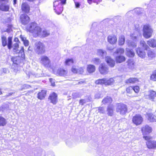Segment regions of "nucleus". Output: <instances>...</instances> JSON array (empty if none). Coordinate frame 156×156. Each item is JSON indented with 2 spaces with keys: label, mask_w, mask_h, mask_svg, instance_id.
<instances>
[{
  "label": "nucleus",
  "mask_w": 156,
  "mask_h": 156,
  "mask_svg": "<svg viewBox=\"0 0 156 156\" xmlns=\"http://www.w3.org/2000/svg\"><path fill=\"white\" fill-rule=\"evenodd\" d=\"M21 9L22 11L25 14H28L30 12V7L26 2L22 3Z\"/></svg>",
  "instance_id": "nucleus-9"
},
{
  "label": "nucleus",
  "mask_w": 156,
  "mask_h": 156,
  "mask_svg": "<svg viewBox=\"0 0 156 156\" xmlns=\"http://www.w3.org/2000/svg\"><path fill=\"white\" fill-rule=\"evenodd\" d=\"M105 85H110L113 84L115 81L113 78H105Z\"/></svg>",
  "instance_id": "nucleus-26"
},
{
  "label": "nucleus",
  "mask_w": 156,
  "mask_h": 156,
  "mask_svg": "<svg viewBox=\"0 0 156 156\" xmlns=\"http://www.w3.org/2000/svg\"><path fill=\"white\" fill-rule=\"evenodd\" d=\"M112 101V98L109 97H107L105 98L102 101V103L103 104L111 103Z\"/></svg>",
  "instance_id": "nucleus-34"
},
{
  "label": "nucleus",
  "mask_w": 156,
  "mask_h": 156,
  "mask_svg": "<svg viewBox=\"0 0 156 156\" xmlns=\"http://www.w3.org/2000/svg\"><path fill=\"white\" fill-rule=\"evenodd\" d=\"M67 73V71L65 69L61 68L59 70V76H65L66 75Z\"/></svg>",
  "instance_id": "nucleus-41"
},
{
  "label": "nucleus",
  "mask_w": 156,
  "mask_h": 156,
  "mask_svg": "<svg viewBox=\"0 0 156 156\" xmlns=\"http://www.w3.org/2000/svg\"><path fill=\"white\" fill-rule=\"evenodd\" d=\"M144 135L143 138L146 140H147V141H151L150 140L151 138V137L149 136H144Z\"/></svg>",
  "instance_id": "nucleus-51"
},
{
  "label": "nucleus",
  "mask_w": 156,
  "mask_h": 156,
  "mask_svg": "<svg viewBox=\"0 0 156 156\" xmlns=\"http://www.w3.org/2000/svg\"><path fill=\"white\" fill-rule=\"evenodd\" d=\"M41 61L42 64L45 67H48L50 66V61L48 57L43 56L41 57Z\"/></svg>",
  "instance_id": "nucleus-15"
},
{
  "label": "nucleus",
  "mask_w": 156,
  "mask_h": 156,
  "mask_svg": "<svg viewBox=\"0 0 156 156\" xmlns=\"http://www.w3.org/2000/svg\"><path fill=\"white\" fill-rule=\"evenodd\" d=\"M3 94L2 91V89L1 88H0V95L2 94Z\"/></svg>",
  "instance_id": "nucleus-63"
},
{
  "label": "nucleus",
  "mask_w": 156,
  "mask_h": 156,
  "mask_svg": "<svg viewBox=\"0 0 156 156\" xmlns=\"http://www.w3.org/2000/svg\"><path fill=\"white\" fill-rule=\"evenodd\" d=\"M4 109H5V108H4V107H0V112H1V111L3 112Z\"/></svg>",
  "instance_id": "nucleus-61"
},
{
  "label": "nucleus",
  "mask_w": 156,
  "mask_h": 156,
  "mask_svg": "<svg viewBox=\"0 0 156 156\" xmlns=\"http://www.w3.org/2000/svg\"><path fill=\"white\" fill-rule=\"evenodd\" d=\"M89 4L92 3V1L94 3H96L97 4H98L100 2H102V0H87Z\"/></svg>",
  "instance_id": "nucleus-45"
},
{
  "label": "nucleus",
  "mask_w": 156,
  "mask_h": 156,
  "mask_svg": "<svg viewBox=\"0 0 156 156\" xmlns=\"http://www.w3.org/2000/svg\"><path fill=\"white\" fill-rule=\"evenodd\" d=\"M95 83L96 84L102 85L104 84L105 85V78L96 80L95 82Z\"/></svg>",
  "instance_id": "nucleus-42"
},
{
  "label": "nucleus",
  "mask_w": 156,
  "mask_h": 156,
  "mask_svg": "<svg viewBox=\"0 0 156 156\" xmlns=\"http://www.w3.org/2000/svg\"><path fill=\"white\" fill-rule=\"evenodd\" d=\"M146 117L150 122H156V116L152 114H147Z\"/></svg>",
  "instance_id": "nucleus-23"
},
{
  "label": "nucleus",
  "mask_w": 156,
  "mask_h": 156,
  "mask_svg": "<svg viewBox=\"0 0 156 156\" xmlns=\"http://www.w3.org/2000/svg\"><path fill=\"white\" fill-rule=\"evenodd\" d=\"M58 1H55L53 3V5L54 7V9L55 10V12L56 13L58 14V12H56V10L57 9H58Z\"/></svg>",
  "instance_id": "nucleus-44"
},
{
  "label": "nucleus",
  "mask_w": 156,
  "mask_h": 156,
  "mask_svg": "<svg viewBox=\"0 0 156 156\" xmlns=\"http://www.w3.org/2000/svg\"><path fill=\"white\" fill-rule=\"evenodd\" d=\"M74 61L72 58H68L65 62V64L66 65L70 66L73 64Z\"/></svg>",
  "instance_id": "nucleus-38"
},
{
  "label": "nucleus",
  "mask_w": 156,
  "mask_h": 156,
  "mask_svg": "<svg viewBox=\"0 0 156 156\" xmlns=\"http://www.w3.org/2000/svg\"><path fill=\"white\" fill-rule=\"evenodd\" d=\"M98 112L100 113H104V108L102 107H99L98 109Z\"/></svg>",
  "instance_id": "nucleus-54"
},
{
  "label": "nucleus",
  "mask_w": 156,
  "mask_h": 156,
  "mask_svg": "<svg viewBox=\"0 0 156 156\" xmlns=\"http://www.w3.org/2000/svg\"><path fill=\"white\" fill-rule=\"evenodd\" d=\"M19 48V43H16L14 44L13 45V51L16 53H21L22 54L21 57L24 59H25V55L24 53V48L23 46L21 48V49L18 52V49Z\"/></svg>",
  "instance_id": "nucleus-10"
},
{
  "label": "nucleus",
  "mask_w": 156,
  "mask_h": 156,
  "mask_svg": "<svg viewBox=\"0 0 156 156\" xmlns=\"http://www.w3.org/2000/svg\"><path fill=\"white\" fill-rule=\"evenodd\" d=\"M114 106L112 105H109L107 108V114L109 116H112L113 113Z\"/></svg>",
  "instance_id": "nucleus-27"
},
{
  "label": "nucleus",
  "mask_w": 156,
  "mask_h": 156,
  "mask_svg": "<svg viewBox=\"0 0 156 156\" xmlns=\"http://www.w3.org/2000/svg\"><path fill=\"white\" fill-rule=\"evenodd\" d=\"M138 81V80L137 78H130L129 79L127 80L126 81V83H134Z\"/></svg>",
  "instance_id": "nucleus-33"
},
{
  "label": "nucleus",
  "mask_w": 156,
  "mask_h": 156,
  "mask_svg": "<svg viewBox=\"0 0 156 156\" xmlns=\"http://www.w3.org/2000/svg\"><path fill=\"white\" fill-rule=\"evenodd\" d=\"M20 20L22 23L23 25L27 24L30 21L29 17L25 14H22L21 15Z\"/></svg>",
  "instance_id": "nucleus-14"
},
{
  "label": "nucleus",
  "mask_w": 156,
  "mask_h": 156,
  "mask_svg": "<svg viewBox=\"0 0 156 156\" xmlns=\"http://www.w3.org/2000/svg\"><path fill=\"white\" fill-rule=\"evenodd\" d=\"M12 95V93H9V94L8 95H6V97H7L8 96H11Z\"/></svg>",
  "instance_id": "nucleus-64"
},
{
  "label": "nucleus",
  "mask_w": 156,
  "mask_h": 156,
  "mask_svg": "<svg viewBox=\"0 0 156 156\" xmlns=\"http://www.w3.org/2000/svg\"><path fill=\"white\" fill-rule=\"evenodd\" d=\"M145 98L153 101L156 96V92L153 90L149 91L145 94Z\"/></svg>",
  "instance_id": "nucleus-16"
},
{
  "label": "nucleus",
  "mask_w": 156,
  "mask_h": 156,
  "mask_svg": "<svg viewBox=\"0 0 156 156\" xmlns=\"http://www.w3.org/2000/svg\"><path fill=\"white\" fill-rule=\"evenodd\" d=\"M143 121V118L141 115L139 114L136 115L132 119L133 122L136 126L140 125Z\"/></svg>",
  "instance_id": "nucleus-12"
},
{
  "label": "nucleus",
  "mask_w": 156,
  "mask_h": 156,
  "mask_svg": "<svg viewBox=\"0 0 156 156\" xmlns=\"http://www.w3.org/2000/svg\"><path fill=\"white\" fill-rule=\"evenodd\" d=\"M136 52L138 55L141 58H144L145 57V52L143 51L140 48H137Z\"/></svg>",
  "instance_id": "nucleus-24"
},
{
  "label": "nucleus",
  "mask_w": 156,
  "mask_h": 156,
  "mask_svg": "<svg viewBox=\"0 0 156 156\" xmlns=\"http://www.w3.org/2000/svg\"><path fill=\"white\" fill-rule=\"evenodd\" d=\"M9 0H0V2L2 3V2H5L6 3H7L9 2Z\"/></svg>",
  "instance_id": "nucleus-59"
},
{
  "label": "nucleus",
  "mask_w": 156,
  "mask_h": 156,
  "mask_svg": "<svg viewBox=\"0 0 156 156\" xmlns=\"http://www.w3.org/2000/svg\"><path fill=\"white\" fill-rule=\"evenodd\" d=\"M72 72L74 73H77V69L76 68L75 66H73L72 68Z\"/></svg>",
  "instance_id": "nucleus-55"
},
{
  "label": "nucleus",
  "mask_w": 156,
  "mask_h": 156,
  "mask_svg": "<svg viewBox=\"0 0 156 156\" xmlns=\"http://www.w3.org/2000/svg\"><path fill=\"white\" fill-rule=\"evenodd\" d=\"M143 32L144 37L146 39H148L151 37L153 30L150 25L146 24L144 26Z\"/></svg>",
  "instance_id": "nucleus-5"
},
{
  "label": "nucleus",
  "mask_w": 156,
  "mask_h": 156,
  "mask_svg": "<svg viewBox=\"0 0 156 156\" xmlns=\"http://www.w3.org/2000/svg\"><path fill=\"white\" fill-rule=\"evenodd\" d=\"M87 101L85 99H82L80 101V104L81 105H83L84 104L86 103Z\"/></svg>",
  "instance_id": "nucleus-49"
},
{
  "label": "nucleus",
  "mask_w": 156,
  "mask_h": 156,
  "mask_svg": "<svg viewBox=\"0 0 156 156\" xmlns=\"http://www.w3.org/2000/svg\"><path fill=\"white\" fill-rule=\"evenodd\" d=\"M125 41V37L123 35L121 36L119 39V45H123Z\"/></svg>",
  "instance_id": "nucleus-37"
},
{
  "label": "nucleus",
  "mask_w": 156,
  "mask_h": 156,
  "mask_svg": "<svg viewBox=\"0 0 156 156\" xmlns=\"http://www.w3.org/2000/svg\"><path fill=\"white\" fill-rule=\"evenodd\" d=\"M2 45L3 47L7 45L8 48L9 49H11L12 47V37H9L8 38V43H7V38L6 37L3 36L2 37Z\"/></svg>",
  "instance_id": "nucleus-6"
},
{
  "label": "nucleus",
  "mask_w": 156,
  "mask_h": 156,
  "mask_svg": "<svg viewBox=\"0 0 156 156\" xmlns=\"http://www.w3.org/2000/svg\"><path fill=\"white\" fill-rule=\"evenodd\" d=\"M127 65L129 68H132L134 66V62L132 59H129L127 62Z\"/></svg>",
  "instance_id": "nucleus-36"
},
{
  "label": "nucleus",
  "mask_w": 156,
  "mask_h": 156,
  "mask_svg": "<svg viewBox=\"0 0 156 156\" xmlns=\"http://www.w3.org/2000/svg\"><path fill=\"white\" fill-rule=\"evenodd\" d=\"M91 62L95 65H99L101 62L100 59L98 58H94L92 59Z\"/></svg>",
  "instance_id": "nucleus-40"
},
{
  "label": "nucleus",
  "mask_w": 156,
  "mask_h": 156,
  "mask_svg": "<svg viewBox=\"0 0 156 156\" xmlns=\"http://www.w3.org/2000/svg\"><path fill=\"white\" fill-rule=\"evenodd\" d=\"M144 10L142 8H137L133 10L130 11L128 12L126 14V17L131 16H132V14L135 12V13L138 15L140 14L141 13H142L143 12Z\"/></svg>",
  "instance_id": "nucleus-13"
},
{
  "label": "nucleus",
  "mask_w": 156,
  "mask_h": 156,
  "mask_svg": "<svg viewBox=\"0 0 156 156\" xmlns=\"http://www.w3.org/2000/svg\"><path fill=\"white\" fill-rule=\"evenodd\" d=\"M139 28V26L138 25L136 26H135L136 30L134 31L133 34H131L130 37L131 38L134 40L135 41L133 42H130V41H128V44L129 46H131L133 47H135L136 46V39L138 35H140Z\"/></svg>",
  "instance_id": "nucleus-2"
},
{
  "label": "nucleus",
  "mask_w": 156,
  "mask_h": 156,
  "mask_svg": "<svg viewBox=\"0 0 156 156\" xmlns=\"http://www.w3.org/2000/svg\"><path fill=\"white\" fill-rule=\"evenodd\" d=\"M14 41H16V42H20V41H19V39L17 37H15V38L14 39Z\"/></svg>",
  "instance_id": "nucleus-60"
},
{
  "label": "nucleus",
  "mask_w": 156,
  "mask_h": 156,
  "mask_svg": "<svg viewBox=\"0 0 156 156\" xmlns=\"http://www.w3.org/2000/svg\"><path fill=\"white\" fill-rule=\"evenodd\" d=\"M87 70L88 72L90 73H93L95 71V66L92 65H88Z\"/></svg>",
  "instance_id": "nucleus-30"
},
{
  "label": "nucleus",
  "mask_w": 156,
  "mask_h": 156,
  "mask_svg": "<svg viewBox=\"0 0 156 156\" xmlns=\"http://www.w3.org/2000/svg\"><path fill=\"white\" fill-rule=\"evenodd\" d=\"M75 4L76 8H78L80 7V4L79 2H75Z\"/></svg>",
  "instance_id": "nucleus-57"
},
{
  "label": "nucleus",
  "mask_w": 156,
  "mask_h": 156,
  "mask_svg": "<svg viewBox=\"0 0 156 156\" xmlns=\"http://www.w3.org/2000/svg\"><path fill=\"white\" fill-rule=\"evenodd\" d=\"M108 42L111 44H114L117 41V38L113 34L109 35L108 37Z\"/></svg>",
  "instance_id": "nucleus-21"
},
{
  "label": "nucleus",
  "mask_w": 156,
  "mask_h": 156,
  "mask_svg": "<svg viewBox=\"0 0 156 156\" xmlns=\"http://www.w3.org/2000/svg\"><path fill=\"white\" fill-rule=\"evenodd\" d=\"M22 41H23V44L25 46H27L29 44V42L28 40H24L22 39Z\"/></svg>",
  "instance_id": "nucleus-52"
},
{
  "label": "nucleus",
  "mask_w": 156,
  "mask_h": 156,
  "mask_svg": "<svg viewBox=\"0 0 156 156\" xmlns=\"http://www.w3.org/2000/svg\"><path fill=\"white\" fill-rule=\"evenodd\" d=\"M10 6L5 3H1L0 4V10L3 12H7L9 11Z\"/></svg>",
  "instance_id": "nucleus-20"
},
{
  "label": "nucleus",
  "mask_w": 156,
  "mask_h": 156,
  "mask_svg": "<svg viewBox=\"0 0 156 156\" xmlns=\"http://www.w3.org/2000/svg\"><path fill=\"white\" fill-rule=\"evenodd\" d=\"M147 44L149 46L153 48L156 47V41L155 40L153 39L149 40L147 42Z\"/></svg>",
  "instance_id": "nucleus-29"
},
{
  "label": "nucleus",
  "mask_w": 156,
  "mask_h": 156,
  "mask_svg": "<svg viewBox=\"0 0 156 156\" xmlns=\"http://www.w3.org/2000/svg\"><path fill=\"white\" fill-rule=\"evenodd\" d=\"M140 45L142 46L145 49L147 50L149 48V47L147 45L145 41L141 40L140 42Z\"/></svg>",
  "instance_id": "nucleus-39"
},
{
  "label": "nucleus",
  "mask_w": 156,
  "mask_h": 156,
  "mask_svg": "<svg viewBox=\"0 0 156 156\" xmlns=\"http://www.w3.org/2000/svg\"><path fill=\"white\" fill-rule=\"evenodd\" d=\"M58 95L55 92L50 94L48 97V99L51 102L54 104H55L57 102Z\"/></svg>",
  "instance_id": "nucleus-17"
},
{
  "label": "nucleus",
  "mask_w": 156,
  "mask_h": 156,
  "mask_svg": "<svg viewBox=\"0 0 156 156\" xmlns=\"http://www.w3.org/2000/svg\"><path fill=\"white\" fill-rule=\"evenodd\" d=\"M125 57L121 55H119L115 57V60L116 63H121L125 60Z\"/></svg>",
  "instance_id": "nucleus-25"
},
{
  "label": "nucleus",
  "mask_w": 156,
  "mask_h": 156,
  "mask_svg": "<svg viewBox=\"0 0 156 156\" xmlns=\"http://www.w3.org/2000/svg\"><path fill=\"white\" fill-rule=\"evenodd\" d=\"M133 90L135 93H138L139 92L140 88L138 86H136L133 87Z\"/></svg>",
  "instance_id": "nucleus-47"
},
{
  "label": "nucleus",
  "mask_w": 156,
  "mask_h": 156,
  "mask_svg": "<svg viewBox=\"0 0 156 156\" xmlns=\"http://www.w3.org/2000/svg\"><path fill=\"white\" fill-rule=\"evenodd\" d=\"M28 29L30 32L37 36L40 35L42 30L41 28L35 22L31 23Z\"/></svg>",
  "instance_id": "nucleus-3"
},
{
  "label": "nucleus",
  "mask_w": 156,
  "mask_h": 156,
  "mask_svg": "<svg viewBox=\"0 0 156 156\" xmlns=\"http://www.w3.org/2000/svg\"><path fill=\"white\" fill-rule=\"evenodd\" d=\"M49 35L50 33L48 31L46 30H44L41 34V37L44 38L48 36Z\"/></svg>",
  "instance_id": "nucleus-43"
},
{
  "label": "nucleus",
  "mask_w": 156,
  "mask_h": 156,
  "mask_svg": "<svg viewBox=\"0 0 156 156\" xmlns=\"http://www.w3.org/2000/svg\"><path fill=\"white\" fill-rule=\"evenodd\" d=\"M7 124L6 119L1 115H0V126H4Z\"/></svg>",
  "instance_id": "nucleus-28"
},
{
  "label": "nucleus",
  "mask_w": 156,
  "mask_h": 156,
  "mask_svg": "<svg viewBox=\"0 0 156 156\" xmlns=\"http://www.w3.org/2000/svg\"><path fill=\"white\" fill-rule=\"evenodd\" d=\"M148 56L149 58H154L156 54L154 52L151 50H149L147 52Z\"/></svg>",
  "instance_id": "nucleus-35"
},
{
  "label": "nucleus",
  "mask_w": 156,
  "mask_h": 156,
  "mask_svg": "<svg viewBox=\"0 0 156 156\" xmlns=\"http://www.w3.org/2000/svg\"><path fill=\"white\" fill-rule=\"evenodd\" d=\"M124 51L123 48H118L117 49L116 51L113 53V55H115V54L119 55H121V54H123L124 53Z\"/></svg>",
  "instance_id": "nucleus-32"
},
{
  "label": "nucleus",
  "mask_w": 156,
  "mask_h": 156,
  "mask_svg": "<svg viewBox=\"0 0 156 156\" xmlns=\"http://www.w3.org/2000/svg\"><path fill=\"white\" fill-rule=\"evenodd\" d=\"M49 80L51 83V86L52 87H55V83L53 82V79L52 78L49 79Z\"/></svg>",
  "instance_id": "nucleus-58"
},
{
  "label": "nucleus",
  "mask_w": 156,
  "mask_h": 156,
  "mask_svg": "<svg viewBox=\"0 0 156 156\" xmlns=\"http://www.w3.org/2000/svg\"><path fill=\"white\" fill-rule=\"evenodd\" d=\"M141 131L143 135L148 134L151 132L152 128L149 126L146 125L142 127Z\"/></svg>",
  "instance_id": "nucleus-18"
},
{
  "label": "nucleus",
  "mask_w": 156,
  "mask_h": 156,
  "mask_svg": "<svg viewBox=\"0 0 156 156\" xmlns=\"http://www.w3.org/2000/svg\"><path fill=\"white\" fill-rule=\"evenodd\" d=\"M126 55L128 56L132 57L134 56L135 53L133 50L130 49L128 48H127L126 49Z\"/></svg>",
  "instance_id": "nucleus-31"
},
{
  "label": "nucleus",
  "mask_w": 156,
  "mask_h": 156,
  "mask_svg": "<svg viewBox=\"0 0 156 156\" xmlns=\"http://www.w3.org/2000/svg\"><path fill=\"white\" fill-rule=\"evenodd\" d=\"M84 72V69L82 67H80L77 69V73L82 74Z\"/></svg>",
  "instance_id": "nucleus-48"
},
{
  "label": "nucleus",
  "mask_w": 156,
  "mask_h": 156,
  "mask_svg": "<svg viewBox=\"0 0 156 156\" xmlns=\"http://www.w3.org/2000/svg\"><path fill=\"white\" fill-rule=\"evenodd\" d=\"M34 50L38 55H41L44 53L45 51V46L42 42L38 41L34 44Z\"/></svg>",
  "instance_id": "nucleus-4"
},
{
  "label": "nucleus",
  "mask_w": 156,
  "mask_h": 156,
  "mask_svg": "<svg viewBox=\"0 0 156 156\" xmlns=\"http://www.w3.org/2000/svg\"><path fill=\"white\" fill-rule=\"evenodd\" d=\"M133 88L132 87L130 86L128 87L126 90L127 92L129 93H131L133 90Z\"/></svg>",
  "instance_id": "nucleus-50"
},
{
  "label": "nucleus",
  "mask_w": 156,
  "mask_h": 156,
  "mask_svg": "<svg viewBox=\"0 0 156 156\" xmlns=\"http://www.w3.org/2000/svg\"><path fill=\"white\" fill-rule=\"evenodd\" d=\"M47 90L43 89L39 92L37 94V98L41 100L44 99L46 95Z\"/></svg>",
  "instance_id": "nucleus-19"
},
{
  "label": "nucleus",
  "mask_w": 156,
  "mask_h": 156,
  "mask_svg": "<svg viewBox=\"0 0 156 156\" xmlns=\"http://www.w3.org/2000/svg\"><path fill=\"white\" fill-rule=\"evenodd\" d=\"M95 98H96L98 99L102 97L100 92H99L96 93L95 95Z\"/></svg>",
  "instance_id": "nucleus-53"
},
{
  "label": "nucleus",
  "mask_w": 156,
  "mask_h": 156,
  "mask_svg": "<svg viewBox=\"0 0 156 156\" xmlns=\"http://www.w3.org/2000/svg\"><path fill=\"white\" fill-rule=\"evenodd\" d=\"M147 147L149 149H154L156 147V141L151 140L146 142Z\"/></svg>",
  "instance_id": "nucleus-22"
},
{
  "label": "nucleus",
  "mask_w": 156,
  "mask_h": 156,
  "mask_svg": "<svg viewBox=\"0 0 156 156\" xmlns=\"http://www.w3.org/2000/svg\"><path fill=\"white\" fill-rule=\"evenodd\" d=\"M151 80L156 81V71L151 75Z\"/></svg>",
  "instance_id": "nucleus-46"
},
{
  "label": "nucleus",
  "mask_w": 156,
  "mask_h": 156,
  "mask_svg": "<svg viewBox=\"0 0 156 156\" xmlns=\"http://www.w3.org/2000/svg\"><path fill=\"white\" fill-rule=\"evenodd\" d=\"M11 60L13 62V65L14 66V71L17 72L18 71V68L19 67V65L21 62L20 57L16 56L11 58Z\"/></svg>",
  "instance_id": "nucleus-8"
},
{
  "label": "nucleus",
  "mask_w": 156,
  "mask_h": 156,
  "mask_svg": "<svg viewBox=\"0 0 156 156\" xmlns=\"http://www.w3.org/2000/svg\"><path fill=\"white\" fill-rule=\"evenodd\" d=\"M96 54L97 55L103 58L105 57V60L108 65L111 67H113L115 65V61L110 56H106V51L102 49H98L97 51Z\"/></svg>",
  "instance_id": "nucleus-1"
},
{
  "label": "nucleus",
  "mask_w": 156,
  "mask_h": 156,
  "mask_svg": "<svg viewBox=\"0 0 156 156\" xmlns=\"http://www.w3.org/2000/svg\"><path fill=\"white\" fill-rule=\"evenodd\" d=\"M17 0H13V4L14 5H15L16 3Z\"/></svg>",
  "instance_id": "nucleus-62"
},
{
  "label": "nucleus",
  "mask_w": 156,
  "mask_h": 156,
  "mask_svg": "<svg viewBox=\"0 0 156 156\" xmlns=\"http://www.w3.org/2000/svg\"><path fill=\"white\" fill-rule=\"evenodd\" d=\"M116 110V112H119L120 114L124 115L127 111V106L123 104H118L117 105Z\"/></svg>",
  "instance_id": "nucleus-7"
},
{
  "label": "nucleus",
  "mask_w": 156,
  "mask_h": 156,
  "mask_svg": "<svg viewBox=\"0 0 156 156\" xmlns=\"http://www.w3.org/2000/svg\"><path fill=\"white\" fill-rule=\"evenodd\" d=\"M99 70L101 74L105 75L108 72V68L105 63H103L99 66Z\"/></svg>",
  "instance_id": "nucleus-11"
},
{
  "label": "nucleus",
  "mask_w": 156,
  "mask_h": 156,
  "mask_svg": "<svg viewBox=\"0 0 156 156\" xmlns=\"http://www.w3.org/2000/svg\"><path fill=\"white\" fill-rule=\"evenodd\" d=\"M60 3L62 5H65L66 4V0H59Z\"/></svg>",
  "instance_id": "nucleus-56"
}]
</instances>
